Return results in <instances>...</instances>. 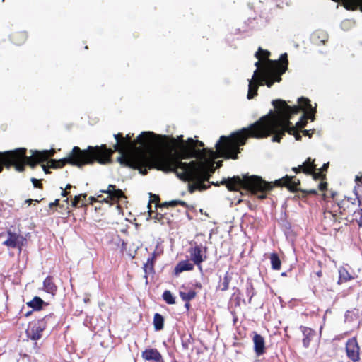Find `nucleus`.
Wrapping results in <instances>:
<instances>
[{"mask_svg": "<svg viewBox=\"0 0 362 362\" xmlns=\"http://www.w3.org/2000/svg\"><path fill=\"white\" fill-rule=\"evenodd\" d=\"M274 185L277 187H285L291 192H302L305 194L313 195L317 194L316 189L302 190L299 187L300 181L296 176L286 175L282 178L275 180Z\"/></svg>", "mask_w": 362, "mask_h": 362, "instance_id": "14", "label": "nucleus"}, {"mask_svg": "<svg viewBox=\"0 0 362 362\" xmlns=\"http://www.w3.org/2000/svg\"><path fill=\"white\" fill-rule=\"evenodd\" d=\"M87 194L86 193H82L74 197V199L71 202V206L73 207H83L86 206V204L84 203L86 200Z\"/></svg>", "mask_w": 362, "mask_h": 362, "instance_id": "33", "label": "nucleus"}, {"mask_svg": "<svg viewBox=\"0 0 362 362\" xmlns=\"http://www.w3.org/2000/svg\"><path fill=\"white\" fill-rule=\"evenodd\" d=\"M317 276H321V275H322V272L320 271V272H318L317 273Z\"/></svg>", "mask_w": 362, "mask_h": 362, "instance_id": "61", "label": "nucleus"}, {"mask_svg": "<svg viewBox=\"0 0 362 362\" xmlns=\"http://www.w3.org/2000/svg\"><path fill=\"white\" fill-rule=\"evenodd\" d=\"M72 187H73V186L71 184H67L66 185L65 189L68 190V189H71Z\"/></svg>", "mask_w": 362, "mask_h": 362, "instance_id": "59", "label": "nucleus"}, {"mask_svg": "<svg viewBox=\"0 0 362 362\" xmlns=\"http://www.w3.org/2000/svg\"><path fill=\"white\" fill-rule=\"evenodd\" d=\"M163 300L169 305L175 303V298L173 296L170 291H165L163 293Z\"/></svg>", "mask_w": 362, "mask_h": 362, "instance_id": "43", "label": "nucleus"}, {"mask_svg": "<svg viewBox=\"0 0 362 362\" xmlns=\"http://www.w3.org/2000/svg\"><path fill=\"white\" fill-rule=\"evenodd\" d=\"M177 205H180V206H184L185 208H189V206L185 202V201H182V200H172V201H170V202H165L163 203H162L161 204H156V206H158L160 208H163V207H175Z\"/></svg>", "mask_w": 362, "mask_h": 362, "instance_id": "32", "label": "nucleus"}, {"mask_svg": "<svg viewBox=\"0 0 362 362\" xmlns=\"http://www.w3.org/2000/svg\"><path fill=\"white\" fill-rule=\"evenodd\" d=\"M141 358L146 362H165L160 352L156 348H148L141 352Z\"/></svg>", "mask_w": 362, "mask_h": 362, "instance_id": "18", "label": "nucleus"}, {"mask_svg": "<svg viewBox=\"0 0 362 362\" xmlns=\"http://www.w3.org/2000/svg\"><path fill=\"white\" fill-rule=\"evenodd\" d=\"M288 124H291L289 117L284 116L276 110L274 113L271 110L247 127L235 131L228 136H221L215 146L218 157L238 159V154L240 153V147L244 146L249 138L259 139L273 134L272 141L279 143L287 132Z\"/></svg>", "mask_w": 362, "mask_h": 362, "instance_id": "2", "label": "nucleus"}, {"mask_svg": "<svg viewBox=\"0 0 362 362\" xmlns=\"http://www.w3.org/2000/svg\"><path fill=\"white\" fill-rule=\"evenodd\" d=\"M231 281V276L229 274V272H226L223 282L219 284V288L222 291H226L229 288V284Z\"/></svg>", "mask_w": 362, "mask_h": 362, "instance_id": "39", "label": "nucleus"}, {"mask_svg": "<svg viewBox=\"0 0 362 362\" xmlns=\"http://www.w3.org/2000/svg\"><path fill=\"white\" fill-rule=\"evenodd\" d=\"M360 174H361L360 175L356 176L355 180L356 182H362V172L360 173Z\"/></svg>", "mask_w": 362, "mask_h": 362, "instance_id": "55", "label": "nucleus"}, {"mask_svg": "<svg viewBox=\"0 0 362 362\" xmlns=\"http://www.w3.org/2000/svg\"><path fill=\"white\" fill-rule=\"evenodd\" d=\"M204 144L202 141L199 140H194L192 138H188L189 148L184 158H197L198 160H197L196 161H206L209 163H213L214 164V162L213 160H208L207 157H210L212 158H215V151L207 148H196L197 146L204 147Z\"/></svg>", "mask_w": 362, "mask_h": 362, "instance_id": "12", "label": "nucleus"}, {"mask_svg": "<svg viewBox=\"0 0 362 362\" xmlns=\"http://www.w3.org/2000/svg\"><path fill=\"white\" fill-rule=\"evenodd\" d=\"M220 184L225 185L229 191H238L240 188L250 191L252 194L257 195L259 199H266V192L273 187L271 182H267L261 177L256 175H243V178L233 176L223 179Z\"/></svg>", "mask_w": 362, "mask_h": 362, "instance_id": "5", "label": "nucleus"}, {"mask_svg": "<svg viewBox=\"0 0 362 362\" xmlns=\"http://www.w3.org/2000/svg\"><path fill=\"white\" fill-rule=\"evenodd\" d=\"M56 322V317L53 313L45 315L43 318L34 320L29 323L26 330V334L32 340H38L42 336L43 331L48 325H54Z\"/></svg>", "mask_w": 362, "mask_h": 362, "instance_id": "13", "label": "nucleus"}, {"mask_svg": "<svg viewBox=\"0 0 362 362\" xmlns=\"http://www.w3.org/2000/svg\"><path fill=\"white\" fill-rule=\"evenodd\" d=\"M328 40L327 33L322 30H317L312 35V40L317 45H325Z\"/></svg>", "mask_w": 362, "mask_h": 362, "instance_id": "25", "label": "nucleus"}, {"mask_svg": "<svg viewBox=\"0 0 362 362\" xmlns=\"http://www.w3.org/2000/svg\"><path fill=\"white\" fill-rule=\"evenodd\" d=\"M252 341L254 343V351L256 355L260 356L265 354L266 347L264 337L259 334L254 332Z\"/></svg>", "mask_w": 362, "mask_h": 362, "instance_id": "20", "label": "nucleus"}, {"mask_svg": "<svg viewBox=\"0 0 362 362\" xmlns=\"http://www.w3.org/2000/svg\"><path fill=\"white\" fill-rule=\"evenodd\" d=\"M341 2L342 6L349 11H356L358 8L362 12V0H332Z\"/></svg>", "mask_w": 362, "mask_h": 362, "instance_id": "23", "label": "nucleus"}, {"mask_svg": "<svg viewBox=\"0 0 362 362\" xmlns=\"http://www.w3.org/2000/svg\"><path fill=\"white\" fill-rule=\"evenodd\" d=\"M335 195H336V193L334 192H326V193L323 194V199H324V200H327V198H329V197L334 199Z\"/></svg>", "mask_w": 362, "mask_h": 362, "instance_id": "46", "label": "nucleus"}, {"mask_svg": "<svg viewBox=\"0 0 362 362\" xmlns=\"http://www.w3.org/2000/svg\"><path fill=\"white\" fill-rule=\"evenodd\" d=\"M156 148L162 150L153 152V160L158 170L165 173H175L182 180L188 182V192L193 194L195 191H204L211 185L218 186L219 184L209 182L215 171L213 163L206 161L182 162L189 148L188 139L185 141L183 136L176 138L168 136L158 135Z\"/></svg>", "mask_w": 362, "mask_h": 362, "instance_id": "1", "label": "nucleus"}, {"mask_svg": "<svg viewBox=\"0 0 362 362\" xmlns=\"http://www.w3.org/2000/svg\"><path fill=\"white\" fill-rule=\"evenodd\" d=\"M269 62L277 63V64L279 65L278 66L279 68L276 71L278 73L279 71H281V69H282V68H286V71L288 69V55L286 53H284L281 55L279 60L267 59V61H266L265 62L262 64V62L259 59V61L256 62L255 64V66L257 67L256 70H261L264 66H266Z\"/></svg>", "mask_w": 362, "mask_h": 362, "instance_id": "19", "label": "nucleus"}, {"mask_svg": "<svg viewBox=\"0 0 362 362\" xmlns=\"http://www.w3.org/2000/svg\"><path fill=\"white\" fill-rule=\"evenodd\" d=\"M339 280L338 284H341L344 282H347L354 279V277L349 274V272L344 268H341L339 270Z\"/></svg>", "mask_w": 362, "mask_h": 362, "instance_id": "34", "label": "nucleus"}, {"mask_svg": "<svg viewBox=\"0 0 362 362\" xmlns=\"http://www.w3.org/2000/svg\"><path fill=\"white\" fill-rule=\"evenodd\" d=\"M270 55V52L267 50H264L261 47L258 49V51L255 53V57L259 60L265 59L267 61L269 59V57Z\"/></svg>", "mask_w": 362, "mask_h": 362, "instance_id": "42", "label": "nucleus"}, {"mask_svg": "<svg viewBox=\"0 0 362 362\" xmlns=\"http://www.w3.org/2000/svg\"><path fill=\"white\" fill-rule=\"evenodd\" d=\"M59 204V199H55L54 202L49 203V208H52L54 206H57Z\"/></svg>", "mask_w": 362, "mask_h": 362, "instance_id": "51", "label": "nucleus"}, {"mask_svg": "<svg viewBox=\"0 0 362 362\" xmlns=\"http://www.w3.org/2000/svg\"><path fill=\"white\" fill-rule=\"evenodd\" d=\"M55 153L53 148L43 151L30 150L31 155L28 156L25 148L0 152V173L4 167L7 169L13 167L18 172H23L25 165L34 169L38 164L52 159Z\"/></svg>", "mask_w": 362, "mask_h": 362, "instance_id": "3", "label": "nucleus"}, {"mask_svg": "<svg viewBox=\"0 0 362 362\" xmlns=\"http://www.w3.org/2000/svg\"><path fill=\"white\" fill-rule=\"evenodd\" d=\"M221 165V162H219V163H218V167H219Z\"/></svg>", "mask_w": 362, "mask_h": 362, "instance_id": "63", "label": "nucleus"}, {"mask_svg": "<svg viewBox=\"0 0 362 362\" xmlns=\"http://www.w3.org/2000/svg\"><path fill=\"white\" fill-rule=\"evenodd\" d=\"M207 241L204 235H197L190 243L189 252L190 259L194 264L201 267V264L207 259Z\"/></svg>", "mask_w": 362, "mask_h": 362, "instance_id": "11", "label": "nucleus"}, {"mask_svg": "<svg viewBox=\"0 0 362 362\" xmlns=\"http://www.w3.org/2000/svg\"><path fill=\"white\" fill-rule=\"evenodd\" d=\"M153 326L156 331L162 330L164 327V317L159 313L153 316Z\"/></svg>", "mask_w": 362, "mask_h": 362, "instance_id": "35", "label": "nucleus"}, {"mask_svg": "<svg viewBox=\"0 0 362 362\" xmlns=\"http://www.w3.org/2000/svg\"><path fill=\"white\" fill-rule=\"evenodd\" d=\"M194 264L188 260L181 261L175 267V272L179 274L185 271H192L194 269Z\"/></svg>", "mask_w": 362, "mask_h": 362, "instance_id": "29", "label": "nucleus"}, {"mask_svg": "<svg viewBox=\"0 0 362 362\" xmlns=\"http://www.w3.org/2000/svg\"><path fill=\"white\" fill-rule=\"evenodd\" d=\"M126 246H127V243L124 240H122V251L124 249L126 248Z\"/></svg>", "mask_w": 362, "mask_h": 362, "instance_id": "56", "label": "nucleus"}, {"mask_svg": "<svg viewBox=\"0 0 362 362\" xmlns=\"http://www.w3.org/2000/svg\"><path fill=\"white\" fill-rule=\"evenodd\" d=\"M101 146H105V152H107V153H110L109 160L107 161V163H105L104 165L112 163V156L115 151H118L119 153H124L122 151V148L119 146V144L117 142L113 146L114 149L108 148L106 144H102ZM102 151H105V149H103Z\"/></svg>", "mask_w": 362, "mask_h": 362, "instance_id": "36", "label": "nucleus"}, {"mask_svg": "<svg viewBox=\"0 0 362 362\" xmlns=\"http://www.w3.org/2000/svg\"><path fill=\"white\" fill-rule=\"evenodd\" d=\"M28 37L27 32L23 30L15 31L10 35L11 42L18 46L23 45L27 41Z\"/></svg>", "mask_w": 362, "mask_h": 362, "instance_id": "22", "label": "nucleus"}, {"mask_svg": "<svg viewBox=\"0 0 362 362\" xmlns=\"http://www.w3.org/2000/svg\"><path fill=\"white\" fill-rule=\"evenodd\" d=\"M117 143L119 144V146L122 148V151L124 153L130 150L134 149L124 138Z\"/></svg>", "mask_w": 362, "mask_h": 362, "instance_id": "44", "label": "nucleus"}, {"mask_svg": "<svg viewBox=\"0 0 362 362\" xmlns=\"http://www.w3.org/2000/svg\"><path fill=\"white\" fill-rule=\"evenodd\" d=\"M114 137L116 139L117 142L119 141L122 139L124 138L122 133L114 134Z\"/></svg>", "mask_w": 362, "mask_h": 362, "instance_id": "50", "label": "nucleus"}, {"mask_svg": "<svg viewBox=\"0 0 362 362\" xmlns=\"http://www.w3.org/2000/svg\"><path fill=\"white\" fill-rule=\"evenodd\" d=\"M42 168L45 174H49L51 172L49 170V163H47V165L42 164L41 165Z\"/></svg>", "mask_w": 362, "mask_h": 362, "instance_id": "49", "label": "nucleus"}, {"mask_svg": "<svg viewBox=\"0 0 362 362\" xmlns=\"http://www.w3.org/2000/svg\"><path fill=\"white\" fill-rule=\"evenodd\" d=\"M100 192L107 196L104 197L102 194L97 195L98 202L110 203L111 205L118 204L119 199L125 197L124 193L121 189H117L114 185H109L107 189H102Z\"/></svg>", "mask_w": 362, "mask_h": 362, "instance_id": "15", "label": "nucleus"}, {"mask_svg": "<svg viewBox=\"0 0 362 362\" xmlns=\"http://www.w3.org/2000/svg\"><path fill=\"white\" fill-rule=\"evenodd\" d=\"M196 287L199 288H202L201 284L200 283L196 284Z\"/></svg>", "mask_w": 362, "mask_h": 362, "instance_id": "60", "label": "nucleus"}, {"mask_svg": "<svg viewBox=\"0 0 362 362\" xmlns=\"http://www.w3.org/2000/svg\"><path fill=\"white\" fill-rule=\"evenodd\" d=\"M156 259V254L153 252L151 254V256L148 258L147 262L144 264L143 269L146 275L154 272V264Z\"/></svg>", "mask_w": 362, "mask_h": 362, "instance_id": "30", "label": "nucleus"}, {"mask_svg": "<svg viewBox=\"0 0 362 362\" xmlns=\"http://www.w3.org/2000/svg\"><path fill=\"white\" fill-rule=\"evenodd\" d=\"M174 362H177V361H175Z\"/></svg>", "mask_w": 362, "mask_h": 362, "instance_id": "64", "label": "nucleus"}, {"mask_svg": "<svg viewBox=\"0 0 362 362\" xmlns=\"http://www.w3.org/2000/svg\"><path fill=\"white\" fill-rule=\"evenodd\" d=\"M300 167L303 169V173L305 175H310L313 173V170H317L315 160H312L310 158H308L306 160L300 165Z\"/></svg>", "mask_w": 362, "mask_h": 362, "instance_id": "27", "label": "nucleus"}, {"mask_svg": "<svg viewBox=\"0 0 362 362\" xmlns=\"http://www.w3.org/2000/svg\"><path fill=\"white\" fill-rule=\"evenodd\" d=\"M105 146H89L87 149L81 150L78 146H74L66 158L59 160L49 159V168L52 169L62 168L66 165L81 168L86 165H92L95 162L105 164L109 160L110 153L103 151Z\"/></svg>", "mask_w": 362, "mask_h": 362, "instance_id": "4", "label": "nucleus"}, {"mask_svg": "<svg viewBox=\"0 0 362 362\" xmlns=\"http://www.w3.org/2000/svg\"><path fill=\"white\" fill-rule=\"evenodd\" d=\"M42 200H43V199H41L40 200L35 199L34 201H35V202H37V203H38V202H40V201H42Z\"/></svg>", "mask_w": 362, "mask_h": 362, "instance_id": "62", "label": "nucleus"}, {"mask_svg": "<svg viewBox=\"0 0 362 362\" xmlns=\"http://www.w3.org/2000/svg\"><path fill=\"white\" fill-rule=\"evenodd\" d=\"M7 239L3 242V245L10 248H18L20 250L26 242L25 238L22 235L12 232L11 230H7Z\"/></svg>", "mask_w": 362, "mask_h": 362, "instance_id": "16", "label": "nucleus"}, {"mask_svg": "<svg viewBox=\"0 0 362 362\" xmlns=\"http://www.w3.org/2000/svg\"><path fill=\"white\" fill-rule=\"evenodd\" d=\"M33 202V199H28L25 200V203H28V205H30Z\"/></svg>", "mask_w": 362, "mask_h": 362, "instance_id": "58", "label": "nucleus"}, {"mask_svg": "<svg viewBox=\"0 0 362 362\" xmlns=\"http://www.w3.org/2000/svg\"><path fill=\"white\" fill-rule=\"evenodd\" d=\"M44 291L48 293L54 295L57 291V286L54 282V278L52 276H47L43 281Z\"/></svg>", "mask_w": 362, "mask_h": 362, "instance_id": "26", "label": "nucleus"}, {"mask_svg": "<svg viewBox=\"0 0 362 362\" xmlns=\"http://www.w3.org/2000/svg\"><path fill=\"white\" fill-rule=\"evenodd\" d=\"M190 306H191V305H190L189 302H185V307L186 308V309H187V310H189Z\"/></svg>", "mask_w": 362, "mask_h": 362, "instance_id": "57", "label": "nucleus"}, {"mask_svg": "<svg viewBox=\"0 0 362 362\" xmlns=\"http://www.w3.org/2000/svg\"><path fill=\"white\" fill-rule=\"evenodd\" d=\"M153 160V152L148 155L144 151L139 152L134 156H128L124 153H121V156L117 158V161L122 165L137 169L142 175H146L148 169H157Z\"/></svg>", "mask_w": 362, "mask_h": 362, "instance_id": "9", "label": "nucleus"}, {"mask_svg": "<svg viewBox=\"0 0 362 362\" xmlns=\"http://www.w3.org/2000/svg\"><path fill=\"white\" fill-rule=\"evenodd\" d=\"M329 163H324L323 165L319 169V171L325 173L329 168Z\"/></svg>", "mask_w": 362, "mask_h": 362, "instance_id": "48", "label": "nucleus"}, {"mask_svg": "<svg viewBox=\"0 0 362 362\" xmlns=\"http://www.w3.org/2000/svg\"><path fill=\"white\" fill-rule=\"evenodd\" d=\"M308 119H310L309 115L303 114L300 120L296 122V126H293V127H296V129L298 130H301L307 125Z\"/></svg>", "mask_w": 362, "mask_h": 362, "instance_id": "40", "label": "nucleus"}, {"mask_svg": "<svg viewBox=\"0 0 362 362\" xmlns=\"http://www.w3.org/2000/svg\"><path fill=\"white\" fill-rule=\"evenodd\" d=\"M148 206L151 209V204L149 203ZM149 215L151 218L155 219L156 221L160 223L162 225L169 224L170 223V218L166 216V214H163L161 213L156 212L155 216H152V214L153 211L151 209H149Z\"/></svg>", "mask_w": 362, "mask_h": 362, "instance_id": "28", "label": "nucleus"}, {"mask_svg": "<svg viewBox=\"0 0 362 362\" xmlns=\"http://www.w3.org/2000/svg\"><path fill=\"white\" fill-rule=\"evenodd\" d=\"M31 182L34 186V187L35 188H38V189H43V185L42 183L41 182V180H37L36 178H31Z\"/></svg>", "mask_w": 362, "mask_h": 362, "instance_id": "45", "label": "nucleus"}, {"mask_svg": "<svg viewBox=\"0 0 362 362\" xmlns=\"http://www.w3.org/2000/svg\"><path fill=\"white\" fill-rule=\"evenodd\" d=\"M300 329L303 335V338L302 339L303 345L305 348H308L311 341L316 335V332L312 328L305 326H300Z\"/></svg>", "mask_w": 362, "mask_h": 362, "instance_id": "21", "label": "nucleus"}, {"mask_svg": "<svg viewBox=\"0 0 362 362\" xmlns=\"http://www.w3.org/2000/svg\"><path fill=\"white\" fill-rule=\"evenodd\" d=\"M45 303L41 298L35 296L26 304L28 307L32 308L34 310H42V305Z\"/></svg>", "mask_w": 362, "mask_h": 362, "instance_id": "31", "label": "nucleus"}, {"mask_svg": "<svg viewBox=\"0 0 362 362\" xmlns=\"http://www.w3.org/2000/svg\"><path fill=\"white\" fill-rule=\"evenodd\" d=\"M359 346L355 337L350 338L346 343V351L349 358L354 362L360 360Z\"/></svg>", "mask_w": 362, "mask_h": 362, "instance_id": "17", "label": "nucleus"}, {"mask_svg": "<svg viewBox=\"0 0 362 362\" xmlns=\"http://www.w3.org/2000/svg\"><path fill=\"white\" fill-rule=\"evenodd\" d=\"M179 294L182 300L185 302H190V300L197 296V292L194 290H190L188 292L180 291Z\"/></svg>", "mask_w": 362, "mask_h": 362, "instance_id": "38", "label": "nucleus"}, {"mask_svg": "<svg viewBox=\"0 0 362 362\" xmlns=\"http://www.w3.org/2000/svg\"><path fill=\"white\" fill-rule=\"evenodd\" d=\"M277 63L269 62L261 70L254 71L252 78L249 81L247 98L252 99L257 95L259 86L266 85L271 88L275 82L281 81V76L286 72V68L281 69L279 73Z\"/></svg>", "mask_w": 362, "mask_h": 362, "instance_id": "6", "label": "nucleus"}, {"mask_svg": "<svg viewBox=\"0 0 362 362\" xmlns=\"http://www.w3.org/2000/svg\"><path fill=\"white\" fill-rule=\"evenodd\" d=\"M269 259L272 264V268L274 270H280L281 267V262L279 255L275 252L272 253Z\"/></svg>", "mask_w": 362, "mask_h": 362, "instance_id": "37", "label": "nucleus"}, {"mask_svg": "<svg viewBox=\"0 0 362 362\" xmlns=\"http://www.w3.org/2000/svg\"><path fill=\"white\" fill-rule=\"evenodd\" d=\"M301 132L305 136H308L310 138L312 136L313 133H310L309 130L304 129L302 130Z\"/></svg>", "mask_w": 362, "mask_h": 362, "instance_id": "52", "label": "nucleus"}, {"mask_svg": "<svg viewBox=\"0 0 362 362\" xmlns=\"http://www.w3.org/2000/svg\"><path fill=\"white\" fill-rule=\"evenodd\" d=\"M62 193H61V195H62L63 197H67V196L69 195V192H68V191H67L66 189H62Z\"/></svg>", "mask_w": 362, "mask_h": 362, "instance_id": "54", "label": "nucleus"}, {"mask_svg": "<svg viewBox=\"0 0 362 362\" xmlns=\"http://www.w3.org/2000/svg\"><path fill=\"white\" fill-rule=\"evenodd\" d=\"M361 204H362V201L359 197H345L334 206V208H337V210H327L325 211V216L326 218L328 215L332 216L334 218V221H336L337 220V211H339L340 215L344 216L346 219H347L349 215L354 214L356 216V221L358 225L360 227H362V209L356 210V206Z\"/></svg>", "mask_w": 362, "mask_h": 362, "instance_id": "8", "label": "nucleus"}, {"mask_svg": "<svg viewBox=\"0 0 362 362\" xmlns=\"http://www.w3.org/2000/svg\"><path fill=\"white\" fill-rule=\"evenodd\" d=\"M291 170L293 172H294L296 174H298L300 173H303V169L302 168L300 167V165H299L297 167H293L292 168Z\"/></svg>", "mask_w": 362, "mask_h": 362, "instance_id": "47", "label": "nucleus"}, {"mask_svg": "<svg viewBox=\"0 0 362 362\" xmlns=\"http://www.w3.org/2000/svg\"><path fill=\"white\" fill-rule=\"evenodd\" d=\"M133 136L134 134H127L124 139L134 149L137 148L139 152L146 151L149 153L155 151L157 134L153 132H143L134 140L132 139Z\"/></svg>", "mask_w": 362, "mask_h": 362, "instance_id": "10", "label": "nucleus"}, {"mask_svg": "<svg viewBox=\"0 0 362 362\" xmlns=\"http://www.w3.org/2000/svg\"><path fill=\"white\" fill-rule=\"evenodd\" d=\"M309 175H312L314 180H320L321 182L318 185L319 190L324 192L327 189V175L322 172H316V170H313V173Z\"/></svg>", "mask_w": 362, "mask_h": 362, "instance_id": "24", "label": "nucleus"}, {"mask_svg": "<svg viewBox=\"0 0 362 362\" xmlns=\"http://www.w3.org/2000/svg\"><path fill=\"white\" fill-rule=\"evenodd\" d=\"M88 200H89V204H93V203L98 202V199L95 197H90L88 198Z\"/></svg>", "mask_w": 362, "mask_h": 362, "instance_id": "53", "label": "nucleus"}, {"mask_svg": "<svg viewBox=\"0 0 362 362\" xmlns=\"http://www.w3.org/2000/svg\"><path fill=\"white\" fill-rule=\"evenodd\" d=\"M287 132L291 135H293L296 140L297 141H300L302 139V136L300 132L298 129H296V127H293L292 124L288 125Z\"/></svg>", "mask_w": 362, "mask_h": 362, "instance_id": "41", "label": "nucleus"}, {"mask_svg": "<svg viewBox=\"0 0 362 362\" xmlns=\"http://www.w3.org/2000/svg\"><path fill=\"white\" fill-rule=\"evenodd\" d=\"M272 105L275 110L280 112L284 116L289 117V120L293 115L298 114L300 110L304 112V115H309L310 119H315L316 108H313L310 100L304 97L299 98L298 105L290 106L285 100L277 99L272 101Z\"/></svg>", "mask_w": 362, "mask_h": 362, "instance_id": "7", "label": "nucleus"}]
</instances>
